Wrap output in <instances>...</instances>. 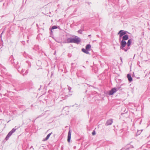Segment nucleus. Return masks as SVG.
I'll return each instance as SVG.
<instances>
[{
  "instance_id": "0eeeda50",
  "label": "nucleus",
  "mask_w": 150,
  "mask_h": 150,
  "mask_svg": "<svg viewBox=\"0 0 150 150\" xmlns=\"http://www.w3.org/2000/svg\"><path fill=\"white\" fill-rule=\"evenodd\" d=\"M82 51L86 54H90L89 52H88V51H89L88 50H86V49H85L84 48H83L82 49Z\"/></svg>"
},
{
  "instance_id": "a211bd4d",
  "label": "nucleus",
  "mask_w": 150,
  "mask_h": 150,
  "mask_svg": "<svg viewBox=\"0 0 150 150\" xmlns=\"http://www.w3.org/2000/svg\"><path fill=\"white\" fill-rule=\"evenodd\" d=\"M71 88L68 86V90L69 91H70L71 90Z\"/></svg>"
},
{
  "instance_id": "412c9836",
  "label": "nucleus",
  "mask_w": 150,
  "mask_h": 150,
  "mask_svg": "<svg viewBox=\"0 0 150 150\" xmlns=\"http://www.w3.org/2000/svg\"><path fill=\"white\" fill-rule=\"evenodd\" d=\"M124 50H125V51H126V50H125L124 49Z\"/></svg>"
},
{
  "instance_id": "7ed1b4c3",
  "label": "nucleus",
  "mask_w": 150,
  "mask_h": 150,
  "mask_svg": "<svg viewBox=\"0 0 150 150\" xmlns=\"http://www.w3.org/2000/svg\"><path fill=\"white\" fill-rule=\"evenodd\" d=\"M120 34V38L119 40L120 43V49H122V40H121V37H122V30H120L118 34Z\"/></svg>"
},
{
  "instance_id": "4468645a",
  "label": "nucleus",
  "mask_w": 150,
  "mask_h": 150,
  "mask_svg": "<svg viewBox=\"0 0 150 150\" xmlns=\"http://www.w3.org/2000/svg\"><path fill=\"white\" fill-rule=\"evenodd\" d=\"M127 43L125 41H122V47H124L126 45Z\"/></svg>"
},
{
  "instance_id": "2eb2a0df",
  "label": "nucleus",
  "mask_w": 150,
  "mask_h": 150,
  "mask_svg": "<svg viewBox=\"0 0 150 150\" xmlns=\"http://www.w3.org/2000/svg\"><path fill=\"white\" fill-rule=\"evenodd\" d=\"M57 28V26H56V25H54L52 27V29H56Z\"/></svg>"
},
{
  "instance_id": "1a4fd4ad",
  "label": "nucleus",
  "mask_w": 150,
  "mask_h": 150,
  "mask_svg": "<svg viewBox=\"0 0 150 150\" xmlns=\"http://www.w3.org/2000/svg\"><path fill=\"white\" fill-rule=\"evenodd\" d=\"M127 77L128 78V80L129 82H131L132 81V78L131 77V76L129 74H128L127 75Z\"/></svg>"
},
{
  "instance_id": "f03ea898",
  "label": "nucleus",
  "mask_w": 150,
  "mask_h": 150,
  "mask_svg": "<svg viewBox=\"0 0 150 150\" xmlns=\"http://www.w3.org/2000/svg\"><path fill=\"white\" fill-rule=\"evenodd\" d=\"M119 89V88H113L109 92L108 94L109 95H113Z\"/></svg>"
},
{
  "instance_id": "20e7f679",
  "label": "nucleus",
  "mask_w": 150,
  "mask_h": 150,
  "mask_svg": "<svg viewBox=\"0 0 150 150\" xmlns=\"http://www.w3.org/2000/svg\"><path fill=\"white\" fill-rule=\"evenodd\" d=\"M71 130L69 129L67 141L68 142H69L70 141L71 138Z\"/></svg>"
},
{
  "instance_id": "6e6552de",
  "label": "nucleus",
  "mask_w": 150,
  "mask_h": 150,
  "mask_svg": "<svg viewBox=\"0 0 150 150\" xmlns=\"http://www.w3.org/2000/svg\"><path fill=\"white\" fill-rule=\"evenodd\" d=\"M91 45L90 44H88L86 45V49L90 51L91 50Z\"/></svg>"
},
{
  "instance_id": "f8f14e48",
  "label": "nucleus",
  "mask_w": 150,
  "mask_h": 150,
  "mask_svg": "<svg viewBox=\"0 0 150 150\" xmlns=\"http://www.w3.org/2000/svg\"><path fill=\"white\" fill-rule=\"evenodd\" d=\"M131 40H129L128 41L127 43V46L128 47H129L131 45Z\"/></svg>"
},
{
  "instance_id": "ddd939ff",
  "label": "nucleus",
  "mask_w": 150,
  "mask_h": 150,
  "mask_svg": "<svg viewBox=\"0 0 150 150\" xmlns=\"http://www.w3.org/2000/svg\"><path fill=\"white\" fill-rule=\"evenodd\" d=\"M16 127H15L14 128H13L11 131L13 133H14L15 131L16 130V129H17V128H16Z\"/></svg>"
},
{
  "instance_id": "aec40b11",
  "label": "nucleus",
  "mask_w": 150,
  "mask_h": 150,
  "mask_svg": "<svg viewBox=\"0 0 150 150\" xmlns=\"http://www.w3.org/2000/svg\"><path fill=\"white\" fill-rule=\"evenodd\" d=\"M120 59L121 60V61H122V58L121 57L120 58Z\"/></svg>"
},
{
  "instance_id": "4be33fe9",
  "label": "nucleus",
  "mask_w": 150,
  "mask_h": 150,
  "mask_svg": "<svg viewBox=\"0 0 150 150\" xmlns=\"http://www.w3.org/2000/svg\"><path fill=\"white\" fill-rule=\"evenodd\" d=\"M124 50H125V51H126V50H125L124 49Z\"/></svg>"
},
{
  "instance_id": "dca6fc26",
  "label": "nucleus",
  "mask_w": 150,
  "mask_h": 150,
  "mask_svg": "<svg viewBox=\"0 0 150 150\" xmlns=\"http://www.w3.org/2000/svg\"><path fill=\"white\" fill-rule=\"evenodd\" d=\"M96 134L95 131H93L92 132V134L93 135H95Z\"/></svg>"
},
{
  "instance_id": "5701e85b",
  "label": "nucleus",
  "mask_w": 150,
  "mask_h": 150,
  "mask_svg": "<svg viewBox=\"0 0 150 150\" xmlns=\"http://www.w3.org/2000/svg\"><path fill=\"white\" fill-rule=\"evenodd\" d=\"M91 36V35H88V36Z\"/></svg>"
},
{
  "instance_id": "f257e3e1",
  "label": "nucleus",
  "mask_w": 150,
  "mask_h": 150,
  "mask_svg": "<svg viewBox=\"0 0 150 150\" xmlns=\"http://www.w3.org/2000/svg\"><path fill=\"white\" fill-rule=\"evenodd\" d=\"M80 42V38H67V42L66 43H74L78 44Z\"/></svg>"
},
{
  "instance_id": "6ab92c4d",
  "label": "nucleus",
  "mask_w": 150,
  "mask_h": 150,
  "mask_svg": "<svg viewBox=\"0 0 150 150\" xmlns=\"http://www.w3.org/2000/svg\"><path fill=\"white\" fill-rule=\"evenodd\" d=\"M125 34V33L122 31V35H124Z\"/></svg>"
},
{
  "instance_id": "9b49d317",
  "label": "nucleus",
  "mask_w": 150,
  "mask_h": 150,
  "mask_svg": "<svg viewBox=\"0 0 150 150\" xmlns=\"http://www.w3.org/2000/svg\"><path fill=\"white\" fill-rule=\"evenodd\" d=\"M122 38L124 40H127L128 38V36L127 35H125L122 37Z\"/></svg>"
},
{
  "instance_id": "f3484780",
  "label": "nucleus",
  "mask_w": 150,
  "mask_h": 150,
  "mask_svg": "<svg viewBox=\"0 0 150 150\" xmlns=\"http://www.w3.org/2000/svg\"><path fill=\"white\" fill-rule=\"evenodd\" d=\"M82 31L81 30H80L78 31V33L80 34H82Z\"/></svg>"
},
{
  "instance_id": "423d86ee",
  "label": "nucleus",
  "mask_w": 150,
  "mask_h": 150,
  "mask_svg": "<svg viewBox=\"0 0 150 150\" xmlns=\"http://www.w3.org/2000/svg\"><path fill=\"white\" fill-rule=\"evenodd\" d=\"M13 133L11 132V131L8 133L5 139L7 140L9 138L10 136H11Z\"/></svg>"
},
{
  "instance_id": "9d476101",
  "label": "nucleus",
  "mask_w": 150,
  "mask_h": 150,
  "mask_svg": "<svg viewBox=\"0 0 150 150\" xmlns=\"http://www.w3.org/2000/svg\"><path fill=\"white\" fill-rule=\"evenodd\" d=\"M52 134V132H51V133H49V134H48L47 135V136L45 138V139L44 140L46 141V140H47V139H48L50 137V135Z\"/></svg>"
},
{
  "instance_id": "39448f33",
  "label": "nucleus",
  "mask_w": 150,
  "mask_h": 150,
  "mask_svg": "<svg viewBox=\"0 0 150 150\" xmlns=\"http://www.w3.org/2000/svg\"><path fill=\"white\" fill-rule=\"evenodd\" d=\"M112 119H111L110 120H109L107 121L105 124V125L108 126L110 125H111L112 124Z\"/></svg>"
}]
</instances>
